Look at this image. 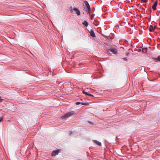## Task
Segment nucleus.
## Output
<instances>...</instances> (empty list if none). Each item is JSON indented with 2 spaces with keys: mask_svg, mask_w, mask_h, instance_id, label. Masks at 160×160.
I'll use <instances>...</instances> for the list:
<instances>
[{
  "mask_svg": "<svg viewBox=\"0 0 160 160\" xmlns=\"http://www.w3.org/2000/svg\"><path fill=\"white\" fill-rule=\"evenodd\" d=\"M72 133V132L71 131L70 132V135H71Z\"/></svg>",
  "mask_w": 160,
  "mask_h": 160,
  "instance_id": "obj_22",
  "label": "nucleus"
},
{
  "mask_svg": "<svg viewBox=\"0 0 160 160\" xmlns=\"http://www.w3.org/2000/svg\"><path fill=\"white\" fill-rule=\"evenodd\" d=\"M155 29V28H154L152 25H150L149 26L148 30L150 32H152Z\"/></svg>",
  "mask_w": 160,
  "mask_h": 160,
  "instance_id": "obj_8",
  "label": "nucleus"
},
{
  "mask_svg": "<svg viewBox=\"0 0 160 160\" xmlns=\"http://www.w3.org/2000/svg\"><path fill=\"white\" fill-rule=\"evenodd\" d=\"M85 3L86 6L88 9V12H89V14H90L91 9L89 4L87 1H85Z\"/></svg>",
  "mask_w": 160,
  "mask_h": 160,
  "instance_id": "obj_3",
  "label": "nucleus"
},
{
  "mask_svg": "<svg viewBox=\"0 0 160 160\" xmlns=\"http://www.w3.org/2000/svg\"><path fill=\"white\" fill-rule=\"evenodd\" d=\"M129 54V52H126V53H125V55L126 56H127Z\"/></svg>",
  "mask_w": 160,
  "mask_h": 160,
  "instance_id": "obj_16",
  "label": "nucleus"
},
{
  "mask_svg": "<svg viewBox=\"0 0 160 160\" xmlns=\"http://www.w3.org/2000/svg\"><path fill=\"white\" fill-rule=\"evenodd\" d=\"M82 92L83 93L85 94L86 95H89V93L88 92H85L84 91H82Z\"/></svg>",
  "mask_w": 160,
  "mask_h": 160,
  "instance_id": "obj_14",
  "label": "nucleus"
},
{
  "mask_svg": "<svg viewBox=\"0 0 160 160\" xmlns=\"http://www.w3.org/2000/svg\"><path fill=\"white\" fill-rule=\"evenodd\" d=\"M93 142L94 143L98 146H101V143L96 140H94Z\"/></svg>",
  "mask_w": 160,
  "mask_h": 160,
  "instance_id": "obj_9",
  "label": "nucleus"
},
{
  "mask_svg": "<svg viewBox=\"0 0 160 160\" xmlns=\"http://www.w3.org/2000/svg\"><path fill=\"white\" fill-rule=\"evenodd\" d=\"M82 24L85 25L86 27H87L88 25V22L86 21H84L82 23Z\"/></svg>",
  "mask_w": 160,
  "mask_h": 160,
  "instance_id": "obj_10",
  "label": "nucleus"
},
{
  "mask_svg": "<svg viewBox=\"0 0 160 160\" xmlns=\"http://www.w3.org/2000/svg\"><path fill=\"white\" fill-rule=\"evenodd\" d=\"M94 24L96 26H98L99 24V22L98 21H95L94 23Z\"/></svg>",
  "mask_w": 160,
  "mask_h": 160,
  "instance_id": "obj_12",
  "label": "nucleus"
},
{
  "mask_svg": "<svg viewBox=\"0 0 160 160\" xmlns=\"http://www.w3.org/2000/svg\"><path fill=\"white\" fill-rule=\"evenodd\" d=\"M122 59H123L125 61H126L127 60V58H122Z\"/></svg>",
  "mask_w": 160,
  "mask_h": 160,
  "instance_id": "obj_17",
  "label": "nucleus"
},
{
  "mask_svg": "<svg viewBox=\"0 0 160 160\" xmlns=\"http://www.w3.org/2000/svg\"><path fill=\"white\" fill-rule=\"evenodd\" d=\"M58 83H60V82H59V81H58Z\"/></svg>",
  "mask_w": 160,
  "mask_h": 160,
  "instance_id": "obj_25",
  "label": "nucleus"
},
{
  "mask_svg": "<svg viewBox=\"0 0 160 160\" xmlns=\"http://www.w3.org/2000/svg\"><path fill=\"white\" fill-rule=\"evenodd\" d=\"M105 37H106V38H108V36H105Z\"/></svg>",
  "mask_w": 160,
  "mask_h": 160,
  "instance_id": "obj_21",
  "label": "nucleus"
},
{
  "mask_svg": "<svg viewBox=\"0 0 160 160\" xmlns=\"http://www.w3.org/2000/svg\"><path fill=\"white\" fill-rule=\"evenodd\" d=\"M75 115V113L73 111H71L69 112H68L67 113L63 116L61 118L62 120L65 119L66 118H69V117L73 115Z\"/></svg>",
  "mask_w": 160,
  "mask_h": 160,
  "instance_id": "obj_1",
  "label": "nucleus"
},
{
  "mask_svg": "<svg viewBox=\"0 0 160 160\" xmlns=\"http://www.w3.org/2000/svg\"><path fill=\"white\" fill-rule=\"evenodd\" d=\"M3 120L2 118H0V122H1Z\"/></svg>",
  "mask_w": 160,
  "mask_h": 160,
  "instance_id": "obj_19",
  "label": "nucleus"
},
{
  "mask_svg": "<svg viewBox=\"0 0 160 160\" xmlns=\"http://www.w3.org/2000/svg\"><path fill=\"white\" fill-rule=\"evenodd\" d=\"M157 3L158 1L157 0L154 2L153 6L152 7V8L154 10H155L156 9V7L157 5Z\"/></svg>",
  "mask_w": 160,
  "mask_h": 160,
  "instance_id": "obj_7",
  "label": "nucleus"
},
{
  "mask_svg": "<svg viewBox=\"0 0 160 160\" xmlns=\"http://www.w3.org/2000/svg\"><path fill=\"white\" fill-rule=\"evenodd\" d=\"M80 103H81V102H76V105H79V104Z\"/></svg>",
  "mask_w": 160,
  "mask_h": 160,
  "instance_id": "obj_18",
  "label": "nucleus"
},
{
  "mask_svg": "<svg viewBox=\"0 0 160 160\" xmlns=\"http://www.w3.org/2000/svg\"><path fill=\"white\" fill-rule=\"evenodd\" d=\"M91 20H92V19H93V18H92V17L91 18Z\"/></svg>",
  "mask_w": 160,
  "mask_h": 160,
  "instance_id": "obj_23",
  "label": "nucleus"
},
{
  "mask_svg": "<svg viewBox=\"0 0 160 160\" xmlns=\"http://www.w3.org/2000/svg\"><path fill=\"white\" fill-rule=\"evenodd\" d=\"M59 152V150L53 151L52 153V156H55L58 155Z\"/></svg>",
  "mask_w": 160,
  "mask_h": 160,
  "instance_id": "obj_4",
  "label": "nucleus"
},
{
  "mask_svg": "<svg viewBox=\"0 0 160 160\" xmlns=\"http://www.w3.org/2000/svg\"><path fill=\"white\" fill-rule=\"evenodd\" d=\"M108 50L111 52L112 53L115 54H117L118 53L117 50L115 48H110L108 49Z\"/></svg>",
  "mask_w": 160,
  "mask_h": 160,
  "instance_id": "obj_2",
  "label": "nucleus"
},
{
  "mask_svg": "<svg viewBox=\"0 0 160 160\" xmlns=\"http://www.w3.org/2000/svg\"><path fill=\"white\" fill-rule=\"evenodd\" d=\"M153 59L155 62L160 61V56L157 58H154Z\"/></svg>",
  "mask_w": 160,
  "mask_h": 160,
  "instance_id": "obj_11",
  "label": "nucleus"
},
{
  "mask_svg": "<svg viewBox=\"0 0 160 160\" xmlns=\"http://www.w3.org/2000/svg\"><path fill=\"white\" fill-rule=\"evenodd\" d=\"M81 104L82 105H88V104L87 102H81Z\"/></svg>",
  "mask_w": 160,
  "mask_h": 160,
  "instance_id": "obj_13",
  "label": "nucleus"
},
{
  "mask_svg": "<svg viewBox=\"0 0 160 160\" xmlns=\"http://www.w3.org/2000/svg\"><path fill=\"white\" fill-rule=\"evenodd\" d=\"M58 83H60V82H59V81H58Z\"/></svg>",
  "mask_w": 160,
  "mask_h": 160,
  "instance_id": "obj_26",
  "label": "nucleus"
},
{
  "mask_svg": "<svg viewBox=\"0 0 160 160\" xmlns=\"http://www.w3.org/2000/svg\"><path fill=\"white\" fill-rule=\"evenodd\" d=\"M73 10L76 12L75 13L78 15H79L80 14V11L77 8H73Z\"/></svg>",
  "mask_w": 160,
  "mask_h": 160,
  "instance_id": "obj_5",
  "label": "nucleus"
},
{
  "mask_svg": "<svg viewBox=\"0 0 160 160\" xmlns=\"http://www.w3.org/2000/svg\"><path fill=\"white\" fill-rule=\"evenodd\" d=\"M58 83H60V82H59V81H58Z\"/></svg>",
  "mask_w": 160,
  "mask_h": 160,
  "instance_id": "obj_24",
  "label": "nucleus"
},
{
  "mask_svg": "<svg viewBox=\"0 0 160 160\" xmlns=\"http://www.w3.org/2000/svg\"><path fill=\"white\" fill-rule=\"evenodd\" d=\"M89 32L90 33V36L91 37L93 38H95L96 37L95 34L93 30H91L90 31H89Z\"/></svg>",
  "mask_w": 160,
  "mask_h": 160,
  "instance_id": "obj_6",
  "label": "nucleus"
},
{
  "mask_svg": "<svg viewBox=\"0 0 160 160\" xmlns=\"http://www.w3.org/2000/svg\"><path fill=\"white\" fill-rule=\"evenodd\" d=\"M88 95V96H92V97H93L94 96L93 95H92V94H89V95Z\"/></svg>",
  "mask_w": 160,
  "mask_h": 160,
  "instance_id": "obj_20",
  "label": "nucleus"
},
{
  "mask_svg": "<svg viewBox=\"0 0 160 160\" xmlns=\"http://www.w3.org/2000/svg\"><path fill=\"white\" fill-rule=\"evenodd\" d=\"M148 0H141V2L143 3L147 2Z\"/></svg>",
  "mask_w": 160,
  "mask_h": 160,
  "instance_id": "obj_15",
  "label": "nucleus"
}]
</instances>
